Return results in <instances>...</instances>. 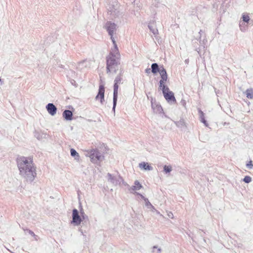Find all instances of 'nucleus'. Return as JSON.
Returning <instances> with one entry per match:
<instances>
[{
	"instance_id": "1",
	"label": "nucleus",
	"mask_w": 253,
	"mask_h": 253,
	"mask_svg": "<svg viewBox=\"0 0 253 253\" xmlns=\"http://www.w3.org/2000/svg\"><path fill=\"white\" fill-rule=\"evenodd\" d=\"M17 164L20 174L27 182H32L37 175L36 169L31 158L20 157L17 159Z\"/></svg>"
},
{
	"instance_id": "2",
	"label": "nucleus",
	"mask_w": 253,
	"mask_h": 253,
	"mask_svg": "<svg viewBox=\"0 0 253 253\" xmlns=\"http://www.w3.org/2000/svg\"><path fill=\"white\" fill-rule=\"evenodd\" d=\"M114 53L111 52L108 56L106 57V70L107 73L113 72L116 73L119 69L120 64V54L118 47H115Z\"/></svg>"
},
{
	"instance_id": "3",
	"label": "nucleus",
	"mask_w": 253,
	"mask_h": 253,
	"mask_svg": "<svg viewBox=\"0 0 253 253\" xmlns=\"http://www.w3.org/2000/svg\"><path fill=\"white\" fill-rule=\"evenodd\" d=\"M166 82L162 81L159 84V88L162 90L165 99L171 104L176 103L174 93L172 91L169 90V87L166 84Z\"/></svg>"
},
{
	"instance_id": "4",
	"label": "nucleus",
	"mask_w": 253,
	"mask_h": 253,
	"mask_svg": "<svg viewBox=\"0 0 253 253\" xmlns=\"http://www.w3.org/2000/svg\"><path fill=\"white\" fill-rule=\"evenodd\" d=\"M151 72L154 74H156L159 73L161 76V80L159 81V84L160 82L163 81L167 82L168 80V74L166 70L164 68L163 66L159 67V65L157 63H153L151 64Z\"/></svg>"
},
{
	"instance_id": "5",
	"label": "nucleus",
	"mask_w": 253,
	"mask_h": 253,
	"mask_svg": "<svg viewBox=\"0 0 253 253\" xmlns=\"http://www.w3.org/2000/svg\"><path fill=\"white\" fill-rule=\"evenodd\" d=\"M87 154L90 158L91 162L94 164H98L104 159V156L97 149L89 150Z\"/></svg>"
},
{
	"instance_id": "6",
	"label": "nucleus",
	"mask_w": 253,
	"mask_h": 253,
	"mask_svg": "<svg viewBox=\"0 0 253 253\" xmlns=\"http://www.w3.org/2000/svg\"><path fill=\"white\" fill-rule=\"evenodd\" d=\"M105 29L110 36L111 41L114 44V47L117 48V44L115 42V39L113 37V35L116 31L117 25L111 21H107L105 25Z\"/></svg>"
},
{
	"instance_id": "7",
	"label": "nucleus",
	"mask_w": 253,
	"mask_h": 253,
	"mask_svg": "<svg viewBox=\"0 0 253 253\" xmlns=\"http://www.w3.org/2000/svg\"><path fill=\"white\" fill-rule=\"evenodd\" d=\"M72 220L71 223L75 226H79L83 221L82 217L79 214L78 210L76 209H74L72 211Z\"/></svg>"
},
{
	"instance_id": "8",
	"label": "nucleus",
	"mask_w": 253,
	"mask_h": 253,
	"mask_svg": "<svg viewBox=\"0 0 253 253\" xmlns=\"http://www.w3.org/2000/svg\"><path fill=\"white\" fill-rule=\"evenodd\" d=\"M105 87L102 84L99 85L98 93L95 97L96 100L100 99V103L103 104L104 101Z\"/></svg>"
},
{
	"instance_id": "9",
	"label": "nucleus",
	"mask_w": 253,
	"mask_h": 253,
	"mask_svg": "<svg viewBox=\"0 0 253 253\" xmlns=\"http://www.w3.org/2000/svg\"><path fill=\"white\" fill-rule=\"evenodd\" d=\"M151 107L154 112L157 114L164 113L163 109L161 105L158 104L156 100L153 101V99H151Z\"/></svg>"
},
{
	"instance_id": "10",
	"label": "nucleus",
	"mask_w": 253,
	"mask_h": 253,
	"mask_svg": "<svg viewBox=\"0 0 253 253\" xmlns=\"http://www.w3.org/2000/svg\"><path fill=\"white\" fill-rule=\"evenodd\" d=\"M156 23L155 20H152L150 21L148 25L150 31L153 34L155 37L159 33Z\"/></svg>"
},
{
	"instance_id": "11",
	"label": "nucleus",
	"mask_w": 253,
	"mask_h": 253,
	"mask_svg": "<svg viewBox=\"0 0 253 253\" xmlns=\"http://www.w3.org/2000/svg\"><path fill=\"white\" fill-rule=\"evenodd\" d=\"M48 113L51 116H54L57 112V107L52 103H48L45 107Z\"/></svg>"
},
{
	"instance_id": "12",
	"label": "nucleus",
	"mask_w": 253,
	"mask_h": 253,
	"mask_svg": "<svg viewBox=\"0 0 253 253\" xmlns=\"http://www.w3.org/2000/svg\"><path fill=\"white\" fill-rule=\"evenodd\" d=\"M122 80V78L120 76H117L116 77L114 80L113 94L118 95V84H120L121 83Z\"/></svg>"
},
{
	"instance_id": "13",
	"label": "nucleus",
	"mask_w": 253,
	"mask_h": 253,
	"mask_svg": "<svg viewBox=\"0 0 253 253\" xmlns=\"http://www.w3.org/2000/svg\"><path fill=\"white\" fill-rule=\"evenodd\" d=\"M143 187L141 184L138 180H135L134 182V185L130 186L128 188V191L131 193H133V191L139 190Z\"/></svg>"
},
{
	"instance_id": "14",
	"label": "nucleus",
	"mask_w": 253,
	"mask_h": 253,
	"mask_svg": "<svg viewBox=\"0 0 253 253\" xmlns=\"http://www.w3.org/2000/svg\"><path fill=\"white\" fill-rule=\"evenodd\" d=\"M63 117L66 121H71L73 120V112L69 110H65L62 113Z\"/></svg>"
},
{
	"instance_id": "15",
	"label": "nucleus",
	"mask_w": 253,
	"mask_h": 253,
	"mask_svg": "<svg viewBox=\"0 0 253 253\" xmlns=\"http://www.w3.org/2000/svg\"><path fill=\"white\" fill-rule=\"evenodd\" d=\"M108 11V12H109L110 15H112V17L114 18L118 17L121 15L119 11L117 9L115 8L114 6L109 7Z\"/></svg>"
},
{
	"instance_id": "16",
	"label": "nucleus",
	"mask_w": 253,
	"mask_h": 253,
	"mask_svg": "<svg viewBox=\"0 0 253 253\" xmlns=\"http://www.w3.org/2000/svg\"><path fill=\"white\" fill-rule=\"evenodd\" d=\"M198 113L199 114L201 122L203 123L206 126H208L209 125L205 118V114L204 112L201 109H199Z\"/></svg>"
},
{
	"instance_id": "17",
	"label": "nucleus",
	"mask_w": 253,
	"mask_h": 253,
	"mask_svg": "<svg viewBox=\"0 0 253 253\" xmlns=\"http://www.w3.org/2000/svg\"><path fill=\"white\" fill-rule=\"evenodd\" d=\"M139 167L141 169H143L145 170H151L153 169L152 167L150 166L147 163L142 162L139 164Z\"/></svg>"
},
{
	"instance_id": "18",
	"label": "nucleus",
	"mask_w": 253,
	"mask_h": 253,
	"mask_svg": "<svg viewBox=\"0 0 253 253\" xmlns=\"http://www.w3.org/2000/svg\"><path fill=\"white\" fill-rule=\"evenodd\" d=\"M175 125L181 129L186 127V123L183 119H181L179 121L174 122Z\"/></svg>"
},
{
	"instance_id": "19",
	"label": "nucleus",
	"mask_w": 253,
	"mask_h": 253,
	"mask_svg": "<svg viewBox=\"0 0 253 253\" xmlns=\"http://www.w3.org/2000/svg\"><path fill=\"white\" fill-rule=\"evenodd\" d=\"M108 181L110 182L114 185H116L117 176H114L110 173L107 174Z\"/></svg>"
},
{
	"instance_id": "20",
	"label": "nucleus",
	"mask_w": 253,
	"mask_h": 253,
	"mask_svg": "<svg viewBox=\"0 0 253 253\" xmlns=\"http://www.w3.org/2000/svg\"><path fill=\"white\" fill-rule=\"evenodd\" d=\"M71 156L75 158L76 160L79 161L80 159V156L79 153L76 150L73 148L70 149Z\"/></svg>"
},
{
	"instance_id": "21",
	"label": "nucleus",
	"mask_w": 253,
	"mask_h": 253,
	"mask_svg": "<svg viewBox=\"0 0 253 253\" xmlns=\"http://www.w3.org/2000/svg\"><path fill=\"white\" fill-rule=\"evenodd\" d=\"M246 96L249 99H253V88H250L247 89L245 91Z\"/></svg>"
},
{
	"instance_id": "22",
	"label": "nucleus",
	"mask_w": 253,
	"mask_h": 253,
	"mask_svg": "<svg viewBox=\"0 0 253 253\" xmlns=\"http://www.w3.org/2000/svg\"><path fill=\"white\" fill-rule=\"evenodd\" d=\"M80 215L82 217V221H84V223L88 221V217L87 215L85 214L82 208L80 210Z\"/></svg>"
},
{
	"instance_id": "23",
	"label": "nucleus",
	"mask_w": 253,
	"mask_h": 253,
	"mask_svg": "<svg viewBox=\"0 0 253 253\" xmlns=\"http://www.w3.org/2000/svg\"><path fill=\"white\" fill-rule=\"evenodd\" d=\"M204 33L203 31L201 30L200 32H199V34H200V36L199 37V42L200 44L202 46H203V47L205 48V44H206V42H207V40L206 39H204L203 41H202L201 40V36L202 34Z\"/></svg>"
},
{
	"instance_id": "24",
	"label": "nucleus",
	"mask_w": 253,
	"mask_h": 253,
	"mask_svg": "<svg viewBox=\"0 0 253 253\" xmlns=\"http://www.w3.org/2000/svg\"><path fill=\"white\" fill-rule=\"evenodd\" d=\"M118 99V95L113 94V108L112 110L115 112V108L117 105V102Z\"/></svg>"
},
{
	"instance_id": "25",
	"label": "nucleus",
	"mask_w": 253,
	"mask_h": 253,
	"mask_svg": "<svg viewBox=\"0 0 253 253\" xmlns=\"http://www.w3.org/2000/svg\"><path fill=\"white\" fill-rule=\"evenodd\" d=\"M172 170V168L170 166L165 165L164 166V171L166 173H169Z\"/></svg>"
},
{
	"instance_id": "26",
	"label": "nucleus",
	"mask_w": 253,
	"mask_h": 253,
	"mask_svg": "<svg viewBox=\"0 0 253 253\" xmlns=\"http://www.w3.org/2000/svg\"><path fill=\"white\" fill-rule=\"evenodd\" d=\"M124 179L120 175L117 176L116 185L120 184L123 181Z\"/></svg>"
},
{
	"instance_id": "27",
	"label": "nucleus",
	"mask_w": 253,
	"mask_h": 253,
	"mask_svg": "<svg viewBox=\"0 0 253 253\" xmlns=\"http://www.w3.org/2000/svg\"><path fill=\"white\" fill-rule=\"evenodd\" d=\"M243 181L246 183H249L252 181V178L250 176H245L243 179Z\"/></svg>"
},
{
	"instance_id": "28",
	"label": "nucleus",
	"mask_w": 253,
	"mask_h": 253,
	"mask_svg": "<svg viewBox=\"0 0 253 253\" xmlns=\"http://www.w3.org/2000/svg\"><path fill=\"white\" fill-rule=\"evenodd\" d=\"M242 19L243 21L246 23H248L250 19L249 16L248 15H243Z\"/></svg>"
},
{
	"instance_id": "29",
	"label": "nucleus",
	"mask_w": 253,
	"mask_h": 253,
	"mask_svg": "<svg viewBox=\"0 0 253 253\" xmlns=\"http://www.w3.org/2000/svg\"><path fill=\"white\" fill-rule=\"evenodd\" d=\"M145 206L147 209H150L151 208H153V206L151 204V203L149 201L148 199H146L145 201Z\"/></svg>"
},
{
	"instance_id": "30",
	"label": "nucleus",
	"mask_w": 253,
	"mask_h": 253,
	"mask_svg": "<svg viewBox=\"0 0 253 253\" xmlns=\"http://www.w3.org/2000/svg\"><path fill=\"white\" fill-rule=\"evenodd\" d=\"M246 166L249 169H252L253 168V164L252 161H250L247 164Z\"/></svg>"
},
{
	"instance_id": "31",
	"label": "nucleus",
	"mask_w": 253,
	"mask_h": 253,
	"mask_svg": "<svg viewBox=\"0 0 253 253\" xmlns=\"http://www.w3.org/2000/svg\"><path fill=\"white\" fill-rule=\"evenodd\" d=\"M134 193L137 195H139L141 197V198L143 199L144 201H145L146 199H147L143 195L138 192H134Z\"/></svg>"
},
{
	"instance_id": "32",
	"label": "nucleus",
	"mask_w": 253,
	"mask_h": 253,
	"mask_svg": "<svg viewBox=\"0 0 253 253\" xmlns=\"http://www.w3.org/2000/svg\"><path fill=\"white\" fill-rule=\"evenodd\" d=\"M35 136L39 140L41 138L40 134L36 131L35 132Z\"/></svg>"
},
{
	"instance_id": "33",
	"label": "nucleus",
	"mask_w": 253,
	"mask_h": 253,
	"mask_svg": "<svg viewBox=\"0 0 253 253\" xmlns=\"http://www.w3.org/2000/svg\"><path fill=\"white\" fill-rule=\"evenodd\" d=\"M167 215L169 216V217L170 218H173V213L171 212H170V211L168 212H167Z\"/></svg>"
},
{
	"instance_id": "34",
	"label": "nucleus",
	"mask_w": 253,
	"mask_h": 253,
	"mask_svg": "<svg viewBox=\"0 0 253 253\" xmlns=\"http://www.w3.org/2000/svg\"><path fill=\"white\" fill-rule=\"evenodd\" d=\"M27 230L28 232L29 233V234H30L31 235H32V236H35V233L32 230H31L30 229H27Z\"/></svg>"
},
{
	"instance_id": "35",
	"label": "nucleus",
	"mask_w": 253,
	"mask_h": 253,
	"mask_svg": "<svg viewBox=\"0 0 253 253\" xmlns=\"http://www.w3.org/2000/svg\"><path fill=\"white\" fill-rule=\"evenodd\" d=\"M145 73L147 74H149L151 72V68H147L145 69Z\"/></svg>"
},
{
	"instance_id": "36",
	"label": "nucleus",
	"mask_w": 253,
	"mask_h": 253,
	"mask_svg": "<svg viewBox=\"0 0 253 253\" xmlns=\"http://www.w3.org/2000/svg\"><path fill=\"white\" fill-rule=\"evenodd\" d=\"M122 183L124 186H126L128 188V189L129 188V187H130L126 182L124 181V180H123Z\"/></svg>"
},
{
	"instance_id": "37",
	"label": "nucleus",
	"mask_w": 253,
	"mask_h": 253,
	"mask_svg": "<svg viewBox=\"0 0 253 253\" xmlns=\"http://www.w3.org/2000/svg\"><path fill=\"white\" fill-rule=\"evenodd\" d=\"M124 73V71H123V69H120V73L119 74V75L118 76H120L121 77H122V76L123 75Z\"/></svg>"
},
{
	"instance_id": "38",
	"label": "nucleus",
	"mask_w": 253,
	"mask_h": 253,
	"mask_svg": "<svg viewBox=\"0 0 253 253\" xmlns=\"http://www.w3.org/2000/svg\"><path fill=\"white\" fill-rule=\"evenodd\" d=\"M150 209H151V211L153 212H154V211H156V209L155 208V207L154 206H153V208H151Z\"/></svg>"
},
{
	"instance_id": "39",
	"label": "nucleus",
	"mask_w": 253,
	"mask_h": 253,
	"mask_svg": "<svg viewBox=\"0 0 253 253\" xmlns=\"http://www.w3.org/2000/svg\"><path fill=\"white\" fill-rule=\"evenodd\" d=\"M84 61L79 63V65H78V66H78V68H80V67L81 65H82V64H84Z\"/></svg>"
},
{
	"instance_id": "40",
	"label": "nucleus",
	"mask_w": 253,
	"mask_h": 253,
	"mask_svg": "<svg viewBox=\"0 0 253 253\" xmlns=\"http://www.w3.org/2000/svg\"><path fill=\"white\" fill-rule=\"evenodd\" d=\"M205 233L204 232V233H202V231H199V234L200 235H201V237H203L204 236V234H205Z\"/></svg>"
},
{
	"instance_id": "41",
	"label": "nucleus",
	"mask_w": 253,
	"mask_h": 253,
	"mask_svg": "<svg viewBox=\"0 0 253 253\" xmlns=\"http://www.w3.org/2000/svg\"><path fill=\"white\" fill-rule=\"evenodd\" d=\"M215 93H216V94L217 96H218V94H219V91L218 90V91H215Z\"/></svg>"
},
{
	"instance_id": "42",
	"label": "nucleus",
	"mask_w": 253,
	"mask_h": 253,
	"mask_svg": "<svg viewBox=\"0 0 253 253\" xmlns=\"http://www.w3.org/2000/svg\"><path fill=\"white\" fill-rule=\"evenodd\" d=\"M158 253H161V248H158Z\"/></svg>"
},
{
	"instance_id": "43",
	"label": "nucleus",
	"mask_w": 253,
	"mask_h": 253,
	"mask_svg": "<svg viewBox=\"0 0 253 253\" xmlns=\"http://www.w3.org/2000/svg\"><path fill=\"white\" fill-rule=\"evenodd\" d=\"M153 252H154V249H157V247L156 246H154L153 247Z\"/></svg>"
},
{
	"instance_id": "44",
	"label": "nucleus",
	"mask_w": 253,
	"mask_h": 253,
	"mask_svg": "<svg viewBox=\"0 0 253 253\" xmlns=\"http://www.w3.org/2000/svg\"><path fill=\"white\" fill-rule=\"evenodd\" d=\"M156 211V213H158V214H159V213H160L159 211H158L157 210H156V211Z\"/></svg>"
},
{
	"instance_id": "45",
	"label": "nucleus",
	"mask_w": 253,
	"mask_h": 253,
	"mask_svg": "<svg viewBox=\"0 0 253 253\" xmlns=\"http://www.w3.org/2000/svg\"><path fill=\"white\" fill-rule=\"evenodd\" d=\"M80 231L81 232L82 234H83V231H82V230H81V229H80Z\"/></svg>"
},
{
	"instance_id": "46",
	"label": "nucleus",
	"mask_w": 253,
	"mask_h": 253,
	"mask_svg": "<svg viewBox=\"0 0 253 253\" xmlns=\"http://www.w3.org/2000/svg\"><path fill=\"white\" fill-rule=\"evenodd\" d=\"M203 240H204V242H206V240H205V239L204 238H203Z\"/></svg>"
}]
</instances>
